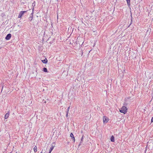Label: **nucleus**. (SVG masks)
<instances>
[{
  "mask_svg": "<svg viewBox=\"0 0 153 153\" xmlns=\"http://www.w3.org/2000/svg\"><path fill=\"white\" fill-rule=\"evenodd\" d=\"M28 11H31V10H28Z\"/></svg>",
  "mask_w": 153,
  "mask_h": 153,
  "instance_id": "obj_19",
  "label": "nucleus"
},
{
  "mask_svg": "<svg viewBox=\"0 0 153 153\" xmlns=\"http://www.w3.org/2000/svg\"><path fill=\"white\" fill-rule=\"evenodd\" d=\"M11 37V34L10 33L8 34L5 37V39L7 40H8L10 39Z\"/></svg>",
  "mask_w": 153,
  "mask_h": 153,
  "instance_id": "obj_4",
  "label": "nucleus"
},
{
  "mask_svg": "<svg viewBox=\"0 0 153 153\" xmlns=\"http://www.w3.org/2000/svg\"><path fill=\"white\" fill-rule=\"evenodd\" d=\"M47 59L46 58H45L44 60H42V62L44 63H46L47 62Z\"/></svg>",
  "mask_w": 153,
  "mask_h": 153,
  "instance_id": "obj_9",
  "label": "nucleus"
},
{
  "mask_svg": "<svg viewBox=\"0 0 153 153\" xmlns=\"http://www.w3.org/2000/svg\"><path fill=\"white\" fill-rule=\"evenodd\" d=\"M9 153H11V152H9Z\"/></svg>",
  "mask_w": 153,
  "mask_h": 153,
  "instance_id": "obj_22",
  "label": "nucleus"
},
{
  "mask_svg": "<svg viewBox=\"0 0 153 153\" xmlns=\"http://www.w3.org/2000/svg\"><path fill=\"white\" fill-rule=\"evenodd\" d=\"M83 136H82V138H81V141H80V143H79V146L81 145V144L82 143V141H83Z\"/></svg>",
  "mask_w": 153,
  "mask_h": 153,
  "instance_id": "obj_12",
  "label": "nucleus"
},
{
  "mask_svg": "<svg viewBox=\"0 0 153 153\" xmlns=\"http://www.w3.org/2000/svg\"><path fill=\"white\" fill-rule=\"evenodd\" d=\"M54 147V146L53 145V144L52 145V146H51V147L50 148V149H51L52 150H53V148Z\"/></svg>",
  "mask_w": 153,
  "mask_h": 153,
  "instance_id": "obj_14",
  "label": "nucleus"
},
{
  "mask_svg": "<svg viewBox=\"0 0 153 153\" xmlns=\"http://www.w3.org/2000/svg\"><path fill=\"white\" fill-rule=\"evenodd\" d=\"M42 153V152L40 153Z\"/></svg>",
  "mask_w": 153,
  "mask_h": 153,
  "instance_id": "obj_21",
  "label": "nucleus"
},
{
  "mask_svg": "<svg viewBox=\"0 0 153 153\" xmlns=\"http://www.w3.org/2000/svg\"><path fill=\"white\" fill-rule=\"evenodd\" d=\"M33 150L35 152L37 151V147L36 146H35L33 148Z\"/></svg>",
  "mask_w": 153,
  "mask_h": 153,
  "instance_id": "obj_11",
  "label": "nucleus"
},
{
  "mask_svg": "<svg viewBox=\"0 0 153 153\" xmlns=\"http://www.w3.org/2000/svg\"><path fill=\"white\" fill-rule=\"evenodd\" d=\"M128 4L129 5L130 4V0H126Z\"/></svg>",
  "mask_w": 153,
  "mask_h": 153,
  "instance_id": "obj_13",
  "label": "nucleus"
},
{
  "mask_svg": "<svg viewBox=\"0 0 153 153\" xmlns=\"http://www.w3.org/2000/svg\"><path fill=\"white\" fill-rule=\"evenodd\" d=\"M132 19H131V23H130V24H129V25L128 26V27H129L131 24H132Z\"/></svg>",
  "mask_w": 153,
  "mask_h": 153,
  "instance_id": "obj_17",
  "label": "nucleus"
},
{
  "mask_svg": "<svg viewBox=\"0 0 153 153\" xmlns=\"http://www.w3.org/2000/svg\"><path fill=\"white\" fill-rule=\"evenodd\" d=\"M107 117L104 116L103 117V121L104 123H106L108 121L107 120Z\"/></svg>",
  "mask_w": 153,
  "mask_h": 153,
  "instance_id": "obj_6",
  "label": "nucleus"
},
{
  "mask_svg": "<svg viewBox=\"0 0 153 153\" xmlns=\"http://www.w3.org/2000/svg\"><path fill=\"white\" fill-rule=\"evenodd\" d=\"M69 108H70V107H69L67 108V109L66 110V113H68V112H69Z\"/></svg>",
  "mask_w": 153,
  "mask_h": 153,
  "instance_id": "obj_15",
  "label": "nucleus"
},
{
  "mask_svg": "<svg viewBox=\"0 0 153 153\" xmlns=\"http://www.w3.org/2000/svg\"><path fill=\"white\" fill-rule=\"evenodd\" d=\"M52 150L51 149H50L49 150V152L48 153H51V151H52Z\"/></svg>",
  "mask_w": 153,
  "mask_h": 153,
  "instance_id": "obj_18",
  "label": "nucleus"
},
{
  "mask_svg": "<svg viewBox=\"0 0 153 153\" xmlns=\"http://www.w3.org/2000/svg\"><path fill=\"white\" fill-rule=\"evenodd\" d=\"M32 13H31L30 16L29 18V20L31 21L32 20L33 18V9H32Z\"/></svg>",
  "mask_w": 153,
  "mask_h": 153,
  "instance_id": "obj_3",
  "label": "nucleus"
},
{
  "mask_svg": "<svg viewBox=\"0 0 153 153\" xmlns=\"http://www.w3.org/2000/svg\"><path fill=\"white\" fill-rule=\"evenodd\" d=\"M27 11H21L20 13H19V16H18V18H21L22 16V15L25 13Z\"/></svg>",
  "mask_w": 153,
  "mask_h": 153,
  "instance_id": "obj_2",
  "label": "nucleus"
},
{
  "mask_svg": "<svg viewBox=\"0 0 153 153\" xmlns=\"http://www.w3.org/2000/svg\"><path fill=\"white\" fill-rule=\"evenodd\" d=\"M68 113H66V117L67 118H68Z\"/></svg>",
  "mask_w": 153,
  "mask_h": 153,
  "instance_id": "obj_16",
  "label": "nucleus"
},
{
  "mask_svg": "<svg viewBox=\"0 0 153 153\" xmlns=\"http://www.w3.org/2000/svg\"><path fill=\"white\" fill-rule=\"evenodd\" d=\"M127 109L125 106H123L120 110V112L125 114L127 112Z\"/></svg>",
  "mask_w": 153,
  "mask_h": 153,
  "instance_id": "obj_1",
  "label": "nucleus"
},
{
  "mask_svg": "<svg viewBox=\"0 0 153 153\" xmlns=\"http://www.w3.org/2000/svg\"><path fill=\"white\" fill-rule=\"evenodd\" d=\"M43 71L45 72H48L47 68H44L43 69Z\"/></svg>",
  "mask_w": 153,
  "mask_h": 153,
  "instance_id": "obj_10",
  "label": "nucleus"
},
{
  "mask_svg": "<svg viewBox=\"0 0 153 153\" xmlns=\"http://www.w3.org/2000/svg\"><path fill=\"white\" fill-rule=\"evenodd\" d=\"M3 88V87H2V89Z\"/></svg>",
  "mask_w": 153,
  "mask_h": 153,
  "instance_id": "obj_20",
  "label": "nucleus"
},
{
  "mask_svg": "<svg viewBox=\"0 0 153 153\" xmlns=\"http://www.w3.org/2000/svg\"><path fill=\"white\" fill-rule=\"evenodd\" d=\"M70 137L72 138L74 142L75 141V138L73 134L72 133H71L70 134Z\"/></svg>",
  "mask_w": 153,
  "mask_h": 153,
  "instance_id": "obj_7",
  "label": "nucleus"
},
{
  "mask_svg": "<svg viewBox=\"0 0 153 153\" xmlns=\"http://www.w3.org/2000/svg\"><path fill=\"white\" fill-rule=\"evenodd\" d=\"M10 114V112L8 111L7 113L4 116V118L5 119H7L8 118Z\"/></svg>",
  "mask_w": 153,
  "mask_h": 153,
  "instance_id": "obj_5",
  "label": "nucleus"
},
{
  "mask_svg": "<svg viewBox=\"0 0 153 153\" xmlns=\"http://www.w3.org/2000/svg\"><path fill=\"white\" fill-rule=\"evenodd\" d=\"M114 137L113 136H112L110 139L111 141L112 142H114Z\"/></svg>",
  "mask_w": 153,
  "mask_h": 153,
  "instance_id": "obj_8",
  "label": "nucleus"
}]
</instances>
